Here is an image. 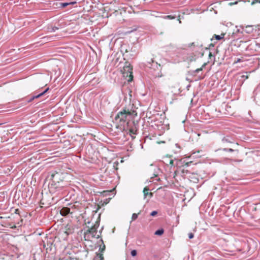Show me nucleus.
Listing matches in <instances>:
<instances>
[{"instance_id":"obj_1","label":"nucleus","mask_w":260,"mask_h":260,"mask_svg":"<svg viewBox=\"0 0 260 260\" xmlns=\"http://www.w3.org/2000/svg\"><path fill=\"white\" fill-rule=\"evenodd\" d=\"M137 115L135 111L126 110L125 109L118 113L115 117V120L119 123L121 129H124L129 121Z\"/></svg>"},{"instance_id":"obj_2","label":"nucleus","mask_w":260,"mask_h":260,"mask_svg":"<svg viewBox=\"0 0 260 260\" xmlns=\"http://www.w3.org/2000/svg\"><path fill=\"white\" fill-rule=\"evenodd\" d=\"M132 68L129 66L123 68V76L128 82H131L133 79Z\"/></svg>"},{"instance_id":"obj_3","label":"nucleus","mask_w":260,"mask_h":260,"mask_svg":"<svg viewBox=\"0 0 260 260\" xmlns=\"http://www.w3.org/2000/svg\"><path fill=\"white\" fill-rule=\"evenodd\" d=\"M48 90V88H47L46 89H45L43 92H42L41 93L37 94V95H33L28 100V102L29 103V102H31V101H32L34 99H37V98H39L40 97H41V96H42L43 95H44L47 91V90Z\"/></svg>"},{"instance_id":"obj_4","label":"nucleus","mask_w":260,"mask_h":260,"mask_svg":"<svg viewBox=\"0 0 260 260\" xmlns=\"http://www.w3.org/2000/svg\"><path fill=\"white\" fill-rule=\"evenodd\" d=\"M60 214L62 216H66L70 212V209L68 207H63L60 210Z\"/></svg>"},{"instance_id":"obj_5","label":"nucleus","mask_w":260,"mask_h":260,"mask_svg":"<svg viewBox=\"0 0 260 260\" xmlns=\"http://www.w3.org/2000/svg\"><path fill=\"white\" fill-rule=\"evenodd\" d=\"M148 191H149V189L148 188H147V187H145L144 188V189L143 190L144 198H146L147 197V196H149V198L152 197V193L149 192Z\"/></svg>"},{"instance_id":"obj_6","label":"nucleus","mask_w":260,"mask_h":260,"mask_svg":"<svg viewBox=\"0 0 260 260\" xmlns=\"http://www.w3.org/2000/svg\"><path fill=\"white\" fill-rule=\"evenodd\" d=\"M252 30H253V26H251V25L246 26L244 29V31L248 34L251 33L252 31Z\"/></svg>"},{"instance_id":"obj_7","label":"nucleus","mask_w":260,"mask_h":260,"mask_svg":"<svg viewBox=\"0 0 260 260\" xmlns=\"http://www.w3.org/2000/svg\"><path fill=\"white\" fill-rule=\"evenodd\" d=\"M93 260H104V256L103 254H98Z\"/></svg>"},{"instance_id":"obj_8","label":"nucleus","mask_w":260,"mask_h":260,"mask_svg":"<svg viewBox=\"0 0 260 260\" xmlns=\"http://www.w3.org/2000/svg\"><path fill=\"white\" fill-rule=\"evenodd\" d=\"M164 230L163 229H159L155 231V235H161L164 233Z\"/></svg>"},{"instance_id":"obj_9","label":"nucleus","mask_w":260,"mask_h":260,"mask_svg":"<svg viewBox=\"0 0 260 260\" xmlns=\"http://www.w3.org/2000/svg\"><path fill=\"white\" fill-rule=\"evenodd\" d=\"M224 36V34H222L221 36L215 35V38H216V40H220L222 39V38H223Z\"/></svg>"},{"instance_id":"obj_10","label":"nucleus","mask_w":260,"mask_h":260,"mask_svg":"<svg viewBox=\"0 0 260 260\" xmlns=\"http://www.w3.org/2000/svg\"><path fill=\"white\" fill-rule=\"evenodd\" d=\"M164 19H173L175 18V16L172 15H167L163 17Z\"/></svg>"},{"instance_id":"obj_11","label":"nucleus","mask_w":260,"mask_h":260,"mask_svg":"<svg viewBox=\"0 0 260 260\" xmlns=\"http://www.w3.org/2000/svg\"><path fill=\"white\" fill-rule=\"evenodd\" d=\"M138 214H139L134 213L132 215V221H134V220H136L138 218Z\"/></svg>"},{"instance_id":"obj_12","label":"nucleus","mask_w":260,"mask_h":260,"mask_svg":"<svg viewBox=\"0 0 260 260\" xmlns=\"http://www.w3.org/2000/svg\"><path fill=\"white\" fill-rule=\"evenodd\" d=\"M69 234H70V233L68 232V231H65L63 232L62 236L64 237V239H66L67 237L68 236Z\"/></svg>"},{"instance_id":"obj_13","label":"nucleus","mask_w":260,"mask_h":260,"mask_svg":"<svg viewBox=\"0 0 260 260\" xmlns=\"http://www.w3.org/2000/svg\"><path fill=\"white\" fill-rule=\"evenodd\" d=\"M136 131L133 129H129V134L132 136V135H135L136 134Z\"/></svg>"},{"instance_id":"obj_14","label":"nucleus","mask_w":260,"mask_h":260,"mask_svg":"<svg viewBox=\"0 0 260 260\" xmlns=\"http://www.w3.org/2000/svg\"><path fill=\"white\" fill-rule=\"evenodd\" d=\"M137 251L136 250H132L131 251V255L133 256H135L137 255Z\"/></svg>"},{"instance_id":"obj_15","label":"nucleus","mask_w":260,"mask_h":260,"mask_svg":"<svg viewBox=\"0 0 260 260\" xmlns=\"http://www.w3.org/2000/svg\"><path fill=\"white\" fill-rule=\"evenodd\" d=\"M157 212L156 211H153L151 213V215L154 216L157 214Z\"/></svg>"},{"instance_id":"obj_16","label":"nucleus","mask_w":260,"mask_h":260,"mask_svg":"<svg viewBox=\"0 0 260 260\" xmlns=\"http://www.w3.org/2000/svg\"><path fill=\"white\" fill-rule=\"evenodd\" d=\"M194 235L192 233H189L188 234V237L189 239H192Z\"/></svg>"},{"instance_id":"obj_17","label":"nucleus","mask_w":260,"mask_h":260,"mask_svg":"<svg viewBox=\"0 0 260 260\" xmlns=\"http://www.w3.org/2000/svg\"><path fill=\"white\" fill-rule=\"evenodd\" d=\"M260 3V1L258 0H253V2H252V5L254 4L255 3Z\"/></svg>"},{"instance_id":"obj_18","label":"nucleus","mask_w":260,"mask_h":260,"mask_svg":"<svg viewBox=\"0 0 260 260\" xmlns=\"http://www.w3.org/2000/svg\"><path fill=\"white\" fill-rule=\"evenodd\" d=\"M173 162H174V161H173V159H169V164L170 165L173 166Z\"/></svg>"},{"instance_id":"obj_19","label":"nucleus","mask_w":260,"mask_h":260,"mask_svg":"<svg viewBox=\"0 0 260 260\" xmlns=\"http://www.w3.org/2000/svg\"><path fill=\"white\" fill-rule=\"evenodd\" d=\"M105 245H103V246L102 247H100V249L101 250L102 252H103L105 250Z\"/></svg>"},{"instance_id":"obj_20","label":"nucleus","mask_w":260,"mask_h":260,"mask_svg":"<svg viewBox=\"0 0 260 260\" xmlns=\"http://www.w3.org/2000/svg\"><path fill=\"white\" fill-rule=\"evenodd\" d=\"M240 61H241V59H240V58H239V59H237V60L236 61H235V62H234V63H237V62H240Z\"/></svg>"},{"instance_id":"obj_21","label":"nucleus","mask_w":260,"mask_h":260,"mask_svg":"<svg viewBox=\"0 0 260 260\" xmlns=\"http://www.w3.org/2000/svg\"><path fill=\"white\" fill-rule=\"evenodd\" d=\"M68 5H69L68 3H63L62 6L64 7H66L67 6H68Z\"/></svg>"},{"instance_id":"obj_22","label":"nucleus","mask_w":260,"mask_h":260,"mask_svg":"<svg viewBox=\"0 0 260 260\" xmlns=\"http://www.w3.org/2000/svg\"><path fill=\"white\" fill-rule=\"evenodd\" d=\"M235 151V150H233V149H232V148L228 149V151H229V152H233V151Z\"/></svg>"},{"instance_id":"obj_23","label":"nucleus","mask_w":260,"mask_h":260,"mask_svg":"<svg viewBox=\"0 0 260 260\" xmlns=\"http://www.w3.org/2000/svg\"><path fill=\"white\" fill-rule=\"evenodd\" d=\"M202 70V68L197 69L196 72H199V71H201Z\"/></svg>"},{"instance_id":"obj_24","label":"nucleus","mask_w":260,"mask_h":260,"mask_svg":"<svg viewBox=\"0 0 260 260\" xmlns=\"http://www.w3.org/2000/svg\"><path fill=\"white\" fill-rule=\"evenodd\" d=\"M52 29H53V31H54L58 29V28L55 27L53 28Z\"/></svg>"},{"instance_id":"obj_25","label":"nucleus","mask_w":260,"mask_h":260,"mask_svg":"<svg viewBox=\"0 0 260 260\" xmlns=\"http://www.w3.org/2000/svg\"><path fill=\"white\" fill-rule=\"evenodd\" d=\"M223 150V151H228V149H227V148H224Z\"/></svg>"},{"instance_id":"obj_26","label":"nucleus","mask_w":260,"mask_h":260,"mask_svg":"<svg viewBox=\"0 0 260 260\" xmlns=\"http://www.w3.org/2000/svg\"><path fill=\"white\" fill-rule=\"evenodd\" d=\"M92 230H93V229H91V230H90V231H89V232H91Z\"/></svg>"}]
</instances>
